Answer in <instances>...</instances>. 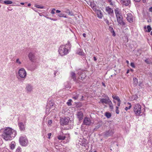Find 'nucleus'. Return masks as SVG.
<instances>
[{
	"instance_id": "64",
	"label": "nucleus",
	"mask_w": 152,
	"mask_h": 152,
	"mask_svg": "<svg viewBox=\"0 0 152 152\" xmlns=\"http://www.w3.org/2000/svg\"><path fill=\"white\" fill-rule=\"evenodd\" d=\"M24 3H23V2H21L20 3V4H21V5H24Z\"/></svg>"
},
{
	"instance_id": "60",
	"label": "nucleus",
	"mask_w": 152,
	"mask_h": 152,
	"mask_svg": "<svg viewBox=\"0 0 152 152\" xmlns=\"http://www.w3.org/2000/svg\"><path fill=\"white\" fill-rule=\"evenodd\" d=\"M45 16L47 19H51V18H50L47 17Z\"/></svg>"
},
{
	"instance_id": "55",
	"label": "nucleus",
	"mask_w": 152,
	"mask_h": 152,
	"mask_svg": "<svg viewBox=\"0 0 152 152\" xmlns=\"http://www.w3.org/2000/svg\"><path fill=\"white\" fill-rule=\"evenodd\" d=\"M94 61H96L97 60L95 56L94 57Z\"/></svg>"
},
{
	"instance_id": "53",
	"label": "nucleus",
	"mask_w": 152,
	"mask_h": 152,
	"mask_svg": "<svg viewBox=\"0 0 152 152\" xmlns=\"http://www.w3.org/2000/svg\"><path fill=\"white\" fill-rule=\"evenodd\" d=\"M86 34L85 33H83V36L84 37H86Z\"/></svg>"
},
{
	"instance_id": "36",
	"label": "nucleus",
	"mask_w": 152,
	"mask_h": 152,
	"mask_svg": "<svg viewBox=\"0 0 152 152\" xmlns=\"http://www.w3.org/2000/svg\"><path fill=\"white\" fill-rule=\"evenodd\" d=\"M108 104H109V106L111 110L113 109V104L111 101V102H109V103H108Z\"/></svg>"
},
{
	"instance_id": "44",
	"label": "nucleus",
	"mask_w": 152,
	"mask_h": 152,
	"mask_svg": "<svg viewBox=\"0 0 152 152\" xmlns=\"http://www.w3.org/2000/svg\"><path fill=\"white\" fill-rule=\"evenodd\" d=\"M49 104L50 106H53V103L52 101H50L49 102Z\"/></svg>"
},
{
	"instance_id": "20",
	"label": "nucleus",
	"mask_w": 152,
	"mask_h": 152,
	"mask_svg": "<svg viewBox=\"0 0 152 152\" xmlns=\"http://www.w3.org/2000/svg\"><path fill=\"white\" fill-rule=\"evenodd\" d=\"M76 53L79 55L83 56L84 55V53L83 52V50L80 48H77L76 51Z\"/></svg>"
},
{
	"instance_id": "50",
	"label": "nucleus",
	"mask_w": 152,
	"mask_h": 152,
	"mask_svg": "<svg viewBox=\"0 0 152 152\" xmlns=\"http://www.w3.org/2000/svg\"><path fill=\"white\" fill-rule=\"evenodd\" d=\"M145 62L147 64H149V61H148V59H145Z\"/></svg>"
},
{
	"instance_id": "46",
	"label": "nucleus",
	"mask_w": 152,
	"mask_h": 152,
	"mask_svg": "<svg viewBox=\"0 0 152 152\" xmlns=\"http://www.w3.org/2000/svg\"><path fill=\"white\" fill-rule=\"evenodd\" d=\"M131 66L133 68H135V67L134 64L133 63H131Z\"/></svg>"
},
{
	"instance_id": "29",
	"label": "nucleus",
	"mask_w": 152,
	"mask_h": 152,
	"mask_svg": "<svg viewBox=\"0 0 152 152\" xmlns=\"http://www.w3.org/2000/svg\"><path fill=\"white\" fill-rule=\"evenodd\" d=\"M115 12L116 17L121 15H120L119 11H118V10H115Z\"/></svg>"
},
{
	"instance_id": "34",
	"label": "nucleus",
	"mask_w": 152,
	"mask_h": 152,
	"mask_svg": "<svg viewBox=\"0 0 152 152\" xmlns=\"http://www.w3.org/2000/svg\"><path fill=\"white\" fill-rule=\"evenodd\" d=\"M105 116L107 118H110L111 116V115L110 113L108 112H106L105 113Z\"/></svg>"
},
{
	"instance_id": "12",
	"label": "nucleus",
	"mask_w": 152,
	"mask_h": 152,
	"mask_svg": "<svg viewBox=\"0 0 152 152\" xmlns=\"http://www.w3.org/2000/svg\"><path fill=\"white\" fill-rule=\"evenodd\" d=\"M32 86L30 84H27L26 85L25 89L27 93L31 92L33 90Z\"/></svg>"
},
{
	"instance_id": "22",
	"label": "nucleus",
	"mask_w": 152,
	"mask_h": 152,
	"mask_svg": "<svg viewBox=\"0 0 152 152\" xmlns=\"http://www.w3.org/2000/svg\"><path fill=\"white\" fill-rule=\"evenodd\" d=\"M133 84L134 86H136L138 83L137 79L136 78H134L133 79Z\"/></svg>"
},
{
	"instance_id": "14",
	"label": "nucleus",
	"mask_w": 152,
	"mask_h": 152,
	"mask_svg": "<svg viewBox=\"0 0 152 152\" xmlns=\"http://www.w3.org/2000/svg\"><path fill=\"white\" fill-rule=\"evenodd\" d=\"M18 125L19 129L21 131H24L25 129V126L24 124L22 122H19L18 123Z\"/></svg>"
},
{
	"instance_id": "13",
	"label": "nucleus",
	"mask_w": 152,
	"mask_h": 152,
	"mask_svg": "<svg viewBox=\"0 0 152 152\" xmlns=\"http://www.w3.org/2000/svg\"><path fill=\"white\" fill-rule=\"evenodd\" d=\"M88 4L90 5L92 9L94 11H96V5L95 3L93 1L89 2Z\"/></svg>"
},
{
	"instance_id": "5",
	"label": "nucleus",
	"mask_w": 152,
	"mask_h": 152,
	"mask_svg": "<svg viewBox=\"0 0 152 152\" xmlns=\"http://www.w3.org/2000/svg\"><path fill=\"white\" fill-rule=\"evenodd\" d=\"M19 142L21 145L23 146H25L27 145L28 141L26 136H22L20 138Z\"/></svg>"
},
{
	"instance_id": "58",
	"label": "nucleus",
	"mask_w": 152,
	"mask_h": 152,
	"mask_svg": "<svg viewBox=\"0 0 152 152\" xmlns=\"http://www.w3.org/2000/svg\"><path fill=\"white\" fill-rule=\"evenodd\" d=\"M134 0L136 2H139L140 1V0Z\"/></svg>"
},
{
	"instance_id": "9",
	"label": "nucleus",
	"mask_w": 152,
	"mask_h": 152,
	"mask_svg": "<svg viewBox=\"0 0 152 152\" xmlns=\"http://www.w3.org/2000/svg\"><path fill=\"white\" fill-rule=\"evenodd\" d=\"M69 117L62 118L61 119L60 123L61 125H66L69 122Z\"/></svg>"
},
{
	"instance_id": "31",
	"label": "nucleus",
	"mask_w": 152,
	"mask_h": 152,
	"mask_svg": "<svg viewBox=\"0 0 152 152\" xmlns=\"http://www.w3.org/2000/svg\"><path fill=\"white\" fill-rule=\"evenodd\" d=\"M112 97L114 99H115L117 100L118 101H120V99L119 98V97L118 96L113 95Z\"/></svg>"
},
{
	"instance_id": "45",
	"label": "nucleus",
	"mask_w": 152,
	"mask_h": 152,
	"mask_svg": "<svg viewBox=\"0 0 152 152\" xmlns=\"http://www.w3.org/2000/svg\"><path fill=\"white\" fill-rule=\"evenodd\" d=\"M78 97V95H77L76 96H75L73 97L72 98L75 99H77Z\"/></svg>"
},
{
	"instance_id": "4",
	"label": "nucleus",
	"mask_w": 152,
	"mask_h": 152,
	"mask_svg": "<svg viewBox=\"0 0 152 152\" xmlns=\"http://www.w3.org/2000/svg\"><path fill=\"white\" fill-rule=\"evenodd\" d=\"M18 74L20 78L24 80L26 78L27 72L23 68H20L18 71Z\"/></svg>"
},
{
	"instance_id": "33",
	"label": "nucleus",
	"mask_w": 152,
	"mask_h": 152,
	"mask_svg": "<svg viewBox=\"0 0 152 152\" xmlns=\"http://www.w3.org/2000/svg\"><path fill=\"white\" fill-rule=\"evenodd\" d=\"M147 28L148 29V30H146V31L148 32H150L152 29V28H151V26H149V25H148L147 26Z\"/></svg>"
},
{
	"instance_id": "28",
	"label": "nucleus",
	"mask_w": 152,
	"mask_h": 152,
	"mask_svg": "<svg viewBox=\"0 0 152 152\" xmlns=\"http://www.w3.org/2000/svg\"><path fill=\"white\" fill-rule=\"evenodd\" d=\"M97 11V14L98 17L100 18H102L103 16L102 14L101 13L100 11L99 10H98Z\"/></svg>"
},
{
	"instance_id": "37",
	"label": "nucleus",
	"mask_w": 152,
	"mask_h": 152,
	"mask_svg": "<svg viewBox=\"0 0 152 152\" xmlns=\"http://www.w3.org/2000/svg\"><path fill=\"white\" fill-rule=\"evenodd\" d=\"M63 12L67 13L69 10L67 8H65L63 9Z\"/></svg>"
},
{
	"instance_id": "57",
	"label": "nucleus",
	"mask_w": 152,
	"mask_h": 152,
	"mask_svg": "<svg viewBox=\"0 0 152 152\" xmlns=\"http://www.w3.org/2000/svg\"><path fill=\"white\" fill-rule=\"evenodd\" d=\"M131 107H132V105H129L128 107L129 108V109H130Z\"/></svg>"
},
{
	"instance_id": "41",
	"label": "nucleus",
	"mask_w": 152,
	"mask_h": 152,
	"mask_svg": "<svg viewBox=\"0 0 152 152\" xmlns=\"http://www.w3.org/2000/svg\"><path fill=\"white\" fill-rule=\"evenodd\" d=\"M67 13H68L69 15H70L71 16H73L74 15L73 14V13L72 12L70 11L69 10V11Z\"/></svg>"
},
{
	"instance_id": "16",
	"label": "nucleus",
	"mask_w": 152,
	"mask_h": 152,
	"mask_svg": "<svg viewBox=\"0 0 152 152\" xmlns=\"http://www.w3.org/2000/svg\"><path fill=\"white\" fill-rule=\"evenodd\" d=\"M121 3L127 6L130 4V0H121Z\"/></svg>"
},
{
	"instance_id": "21",
	"label": "nucleus",
	"mask_w": 152,
	"mask_h": 152,
	"mask_svg": "<svg viewBox=\"0 0 152 152\" xmlns=\"http://www.w3.org/2000/svg\"><path fill=\"white\" fill-rule=\"evenodd\" d=\"M64 137H65V139H66V143L68 142H69L70 139V136L69 134H65L64 135Z\"/></svg>"
},
{
	"instance_id": "25",
	"label": "nucleus",
	"mask_w": 152,
	"mask_h": 152,
	"mask_svg": "<svg viewBox=\"0 0 152 152\" xmlns=\"http://www.w3.org/2000/svg\"><path fill=\"white\" fill-rule=\"evenodd\" d=\"M109 29L111 33H112L113 36H115V34L113 28L111 27H110Z\"/></svg>"
},
{
	"instance_id": "6",
	"label": "nucleus",
	"mask_w": 152,
	"mask_h": 152,
	"mask_svg": "<svg viewBox=\"0 0 152 152\" xmlns=\"http://www.w3.org/2000/svg\"><path fill=\"white\" fill-rule=\"evenodd\" d=\"M126 18L128 22L131 23H132L135 20L134 17L130 13H127Z\"/></svg>"
},
{
	"instance_id": "61",
	"label": "nucleus",
	"mask_w": 152,
	"mask_h": 152,
	"mask_svg": "<svg viewBox=\"0 0 152 152\" xmlns=\"http://www.w3.org/2000/svg\"><path fill=\"white\" fill-rule=\"evenodd\" d=\"M127 104H128V105H129H129H131V104L130 103H129V102H128V103H127Z\"/></svg>"
},
{
	"instance_id": "8",
	"label": "nucleus",
	"mask_w": 152,
	"mask_h": 152,
	"mask_svg": "<svg viewBox=\"0 0 152 152\" xmlns=\"http://www.w3.org/2000/svg\"><path fill=\"white\" fill-rule=\"evenodd\" d=\"M78 75L79 76L78 77L80 79H81L82 80L86 77V75L84 72L81 70H79L78 72Z\"/></svg>"
},
{
	"instance_id": "42",
	"label": "nucleus",
	"mask_w": 152,
	"mask_h": 152,
	"mask_svg": "<svg viewBox=\"0 0 152 152\" xmlns=\"http://www.w3.org/2000/svg\"><path fill=\"white\" fill-rule=\"evenodd\" d=\"M118 106H116V113L117 114H119V111L118 110Z\"/></svg>"
},
{
	"instance_id": "43",
	"label": "nucleus",
	"mask_w": 152,
	"mask_h": 152,
	"mask_svg": "<svg viewBox=\"0 0 152 152\" xmlns=\"http://www.w3.org/2000/svg\"><path fill=\"white\" fill-rule=\"evenodd\" d=\"M56 10L54 8H53L52 9V10L51 11V13L53 15L55 13L54 11Z\"/></svg>"
},
{
	"instance_id": "63",
	"label": "nucleus",
	"mask_w": 152,
	"mask_h": 152,
	"mask_svg": "<svg viewBox=\"0 0 152 152\" xmlns=\"http://www.w3.org/2000/svg\"><path fill=\"white\" fill-rule=\"evenodd\" d=\"M126 63L128 64H129V61H128V60H126Z\"/></svg>"
},
{
	"instance_id": "2",
	"label": "nucleus",
	"mask_w": 152,
	"mask_h": 152,
	"mask_svg": "<svg viewBox=\"0 0 152 152\" xmlns=\"http://www.w3.org/2000/svg\"><path fill=\"white\" fill-rule=\"evenodd\" d=\"M71 47V44L69 42L65 45H61L58 50L59 54L61 56L67 55L70 51Z\"/></svg>"
},
{
	"instance_id": "38",
	"label": "nucleus",
	"mask_w": 152,
	"mask_h": 152,
	"mask_svg": "<svg viewBox=\"0 0 152 152\" xmlns=\"http://www.w3.org/2000/svg\"><path fill=\"white\" fill-rule=\"evenodd\" d=\"M72 100L71 99H69L68 102L66 103L67 104L68 106H71L72 105V103L71 102H72Z\"/></svg>"
},
{
	"instance_id": "40",
	"label": "nucleus",
	"mask_w": 152,
	"mask_h": 152,
	"mask_svg": "<svg viewBox=\"0 0 152 152\" xmlns=\"http://www.w3.org/2000/svg\"><path fill=\"white\" fill-rule=\"evenodd\" d=\"M128 10L127 9H126L124 10L123 11V13L124 15H126L127 16V12H128Z\"/></svg>"
},
{
	"instance_id": "51",
	"label": "nucleus",
	"mask_w": 152,
	"mask_h": 152,
	"mask_svg": "<svg viewBox=\"0 0 152 152\" xmlns=\"http://www.w3.org/2000/svg\"><path fill=\"white\" fill-rule=\"evenodd\" d=\"M51 133H48V138L50 139V136H51Z\"/></svg>"
},
{
	"instance_id": "32",
	"label": "nucleus",
	"mask_w": 152,
	"mask_h": 152,
	"mask_svg": "<svg viewBox=\"0 0 152 152\" xmlns=\"http://www.w3.org/2000/svg\"><path fill=\"white\" fill-rule=\"evenodd\" d=\"M16 63L19 65H20L21 64V62L19 58H18L16 60Z\"/></svg>"
},
{
	"instance_id": "62",
	"label": "nucleus",
	"mask_w": 152,
	"mask_h": 152,
	"mask_svg": "<svg viewBox=\"0 0 152 152\" xmlns=\"http://www.w3.org/2000/svg\"><path fill=\"white\" fill-rule=\"evenodd\" d=\"M31 5V4L30 3H29V4H28V7H29V6H30Z\"/></svg>"
},
{
	"instance_id": "49",
	"label": "nucleus",
	"mask_w": 152,
	"mask_h": 152,
	"mask_svg": "<svg viewBox=\"0 0 152 152\" xmlns=\"http://www.w3.org/2000/svg\"><path fill=\"white\" fill-rule=\"evenodd\" d=\"M121 101L120 100V101H118V103H117V105L118 106V107H119L120 106V104H121Z\"/></svg>"
},
{
	"instance_id": "10",
	"label": "nucleus",
	"mask_w": 152,
	"mask_h": 152,
	"mask_svg": "<svg viewBox=\"0 0 152 152\" xmlns=\"http://www.w3.org/2000/svg\"><path fill=\"white\" fill-rule=\"evenodd\" d=\"M117 20L118 24L124 26L125 25V23L124 22L123 20V18L121 15L116 17Z\"/></svg>"
},
{
	"instance_id": "56",
	"label": "nucleus",
	"mask_w": 152,
	"mask_h": 152,
	"mask_svg": "<svg viewBox=\"0 0 152 152\" xmlns=\"http://www.w3.org/2000/svg\"><path fill=\"white\" fill-rule=\"evenodd\" d=\"M129 109V108H128L127 107H126L125 108V110H126V111H127Z\"/></svg>"
},
{
	"instance_id": "3",
	"label": "nucleus",
	"mask_w": 152,
	"mask_h": 152,
	"mask_svg": "<svg viewBox=\"0 0 152 152\" xmlns=\"http://www.w3.org/2000/svg\"><path fill=\"white\" fill-rule=\"evenodd\" d=\"M133 109L135 114L137 115H139L142 113L141 106L139 104H134Z\"/></svg>"
},
{
	"instance_id": "30",
	"label": "nucleus",
	"mask_w": 152,
	"mask_h": 152,
	"mask_svg": "<svg viewBox=\"0 0 152 152\" xmlns=\"http://www.w3.org/2000/svg\"><path fill=\"white\" fill-rule=\"evenodd\" d=\"M58 139L59 140H63L65 139V137H64V135H59L58 137Z\"/></svg>"
},
{
	"instance_id": "59",
	"label": "nucleus",
	"mask_w": 152,
	"mask_h": 152,
	"mask_svg": "<svg viewBox=\"0 0 152 152\" xmlns=\"http://www.w3.org/2000/svg\"><path fill=\"white\" fill-rule=\"evenodd\" d=\"M3 0H0V3H3V2H4Z\"/></svg>"
},
{
	"instance_id": "54",
	"label": "nucleus",
	"mask_w": 152,
	"mask_h": 152,
	"mask_svg": "<svg viewBox=\"0 0 152 152\" xmlns=\"http://www.w3.org/2000/svg\"><path fill=\"white\" fill-rule=\"evenodd\" d=\"M149 11L152 12V7L149 8Z\"/></svg>"
},
{
	"instance_id": "1",
	"label": "nucleus",
	"mask_w": 152,
	"mask_h": 152,
	"mask_svg": "<svg viewBox=\"0 0 152 152\" xmlns=\"http://www.w3.org/2000/svg\"><path fill=\"white\" fill-rule=\"evenodd\" d=\"M17 134V132L10 127H5L2 134L3 138L6 141L10 140L13 139Z\"/></svg>"
},
{
	"instance_id": "35",
	"label": "nucleus",
	"mask_w": 152,
	"mask_h": 152,
	"mask_svg": "<svg viewBox=\"0 0 152 152\" xmlns=\"http://www.w3.org/2000/svg\"><path fill=\"white\" fill-rule=\"evenodd\" d=\"M58 16L60 17H64L65 18H67V17L66 15L63 13H60L58 14Z\"/></svg>"
},
{
	"instance_id": "17",
	"label": "nucleus",
	"mask_w": 152,
	"mask_h": 152,
	"mask_svg": "<svg viewBox=\"0 0 152 152\" xmlns=\"http://www.w3.org/2000/svg\"><path fill=\"white\" fill-rule=\"evenodd\" d=\"M77 118L79 120H81L83 118V115L81 111L78 112L77 114Z\"/></svg>"
},
{
	"instance_id": "23",
	"label": "nucleus",
	"mask_w": 152,
	"mask_h": 152,
	"mask_svg": "<svg viewBox=\"0 0 152 152\" xmlns=\"http://www.w3.org/2000/svg\"><path fill=\"white\" fill-rule=\"evenodd\" d=\"M71 75L72 78L74 80H76V75L75 72H72L71 73Z\"/></svg>"
},
{
	"instance_id": "7",
	"label": "nucleus",
	"mask_w": 152,
	"mask_h": 152,
	"mask_svg": "<svg viewBox=\"0 0 152 152\" xmlns=\"http://www.w3.org/2000/svg\"><path fill=\"white\" fill-rule=\"evenodd\" d=\"M92 124L90 118L87 117H85L83 123V125H85L86 126H90Z\"/></svg>"
},
{
	"instance_id": "11",
	"label": "nucleus",
	"mask_w": 152,
	"mask_h": 152,
	"mask_svg": "<svg viewBox=\"0 0 152 152\" xmlns=\"http://www.w3.org/2000/svg\"><path fill=\"white\" fill-rule=\"evenodd\" d=\"M111 102V100L110 99L109 97H107V99H101L99 103H105V104H108L109 102Z\"/></svg>"
},
{
	"instance_id": "15",
	"label": "nucleus",
	"mask_w": 152,
	"mask_h": 152,
	"mask_svg": "<svg viewBox=\"0 0 152 152\" xmlns=\"http://www.w3.org/2000/svg\"><path fill=\"white\" fill-rule=\"evenodd\" d=\"M113 133L114 132L112 129L109 130L105 132L104 135L107 137H109L113 135Z\"/></svg>"
},
{
	"instance_id": "26",
	"label": "nucleus",
	"mask_w": 152,
	"mask_h": 152,
	"mask_svg": "<svg viewBox=\"0 0 152 152\" xmlns=\"http://www.w3.org/2000/svg\"><path fill=\"white\" fill-rule=\"evenodd\" d=\"M5 4H11L12 3V2L11 1L6 0L3 2Z\"/></svg>"
},
{
	"instance_id": "52",
	"label": "nucleus",
	"mask_w": 152,
	"mask_h": 152,
	"mask_svg": "<svg viewBox=\"0 0 152 152\" xmlns=\"http://www.w3.org/2000/svg\"><path fill=\"white\" fill-rule=\"evenodd\" d=\"M56 12L57 13H60L61 12V11L58 10H56Z\"/></svg>"
},
{
	"instance_id": "48",
	"label": "nucleus",
	"mask_w": 152,
	"mask_h": 152,
	"mask_svg": "<svg viewBox=\"0 0 152 152\" xmlns=\"http://www.w3.org/2000/svg\"><path fill=\"white\" fill-rule=\"evenodd\" d=\"M52 123V121L51 120H49L48 121V124L50 125Z\"/></svg>"
},
{
	"instance_id": "19",
	"label": "nucleus",
	"mask_w": 152,
	"mask_h": 152,
	"mask_svg": "<svg viewBox=\"0 0 152 152\" xmlns=\"http://www.w3.org/2000/svg\"><path fill=\"white\" fill-rule=\"evenodd\" d=\"M28 57L30 61H33L34 58V54L31 52L29 53L28 55Z\"/></svg>"
},
{
	"instance_id": "24",
	"label": "nucleus",
	"mask_w": 152,
	"mask_h": 152,
	"mask_svg": "<svg viewBox=\"0 0 152 152\" xmlns=\"http://www.w3.org/2000/svg\"><path fill=\"white\" fill-rule=\"evenodd\" d=\"M15 146V143L14 142H12L10 145V148L11 149H13Z\"/></svg>"
},
{
	"instance_id": "47",
	"label": "nucleus",
	"mask_w": 152,
	"mask_h": 152,
	"mask_svg": "<svg viewBox=\"0 0 152 152\" xmlns=\"http://www.w3.org/2000/svg\"><path fill=\"white\" fill-rule=\"evenodd\" d=\"M50 111V109L49 108H47L46 110V113L48 114L49 113V111Z\"/></svg>"
},
{
	"instance_id": "18",
	"label": "nucleus",
	"mask_w": 152,
	"mask_h": 152,
	"mask_svg": "<svg viewBox=\"0 0 152 152\" xmlns=\"http://www.w3.org/2000/svg\"><path fill=\"white\" fill-rule=\"evenodd\" d=\"M105 11L109 14H111L113 13V10L109 7H106L105 8Z\"/></svg>"
},
{
	"instance_id": "39",
	"label": "nucleus",
	"mask_w": 152,
	"mask_h": 152,
	"mask_svg": "<svg viewBox=\"0 0 152 152\" xmlns=\"http://www.w3.org/2000/svg\"><path fill=\"white\" fill-rule=\"evenodd\" d=\"M21 148L20 147H18L16 150V152H21Z\"/></svg>"
},
{
	"instance_id": "27",
	"label": "nucleus",
	"mask_w": 152,
	"mask_h": 152,
	"mask_svg": "<svg viewBox=\"0 0 152 152\" xmlns=\"http://www.w3.org/2000/svg\"><path fill=\"white\" fill-rule=\"evenodd\" d=\"M34 6L37 8H39V9H44L45 8V7L44 6H40L39 5L37 4H35L34 5Z\"/></svg>"
}]
</instances>
